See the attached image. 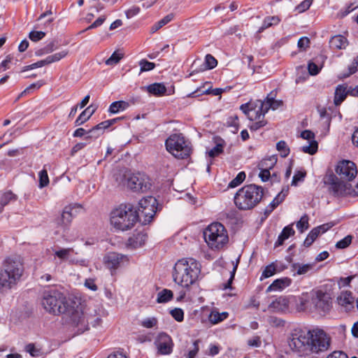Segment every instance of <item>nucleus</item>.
<instances>
[{
	"mask_svg": "<svg viewBox=\"0 0 358 358\" xmlns=\"http://www.w3.org/2000/svg\"><path fill=\"white\" fill-rule=\"evenodd\" d=\"M45 36V33L42 31H32L29 34V38L34 42H37L43 39Z\"/></svg>",
	"mask_w": 358,
	"mask_h": 358,
	"instance_id": "obj_56",
	"label": "nucleus"
},
{
	"mask_svg": "<svg viewBox=\"0 0 358 358\" xmlns=\"http://www.w3.org/2000/svg\"><path fill=\"white\" fill-rule=\"evenodd\" d=\"M128 262L127 256L116 252H110L103 258L105 266L110 271H115L119 267L127 264Z\"/></svg>",
	"mask_w": 358,
	"mask_h": 358,
	"instance_id": "obj_20",
	"label": "nucleus"
},
{
	"mask_svg": "<svg viewBox=\"0 0 358 358\" xmlns=\"http://www.w3.org/2000/svg\"><path fill=\"white\" fill-rule=\"evenodd\" d=\"M122 57H123L122 53L115 51L106 61V64L108 66H113L115 64H117Z\"/></svg>",
	"mask_w": 358,
	"mask_h": 358,
	"instance_id": "obj_48",
	"label": "nucleus"
},
{
	"mask_svg": "<svg viewBox=\"0 0 358 358\" xmlns=\"http://www.w3.org/2000/svg\"><path fill=\"white\" fill-rule=\"evenodd\" d=\"M288 300L283 296H280L275 299L269 305V308L275 311H284L288 308Z\"/></svg>",
	"mask_w": 358,
	"mask_h": 358,
	"instance_id": "obj_28",
	"label": "nucleus"
},
{
	"mask_svg": "<svg viewBox=\"0 0 358 358\" xmlns=\"http://www.w3.org/2000/svg\"><path fill=\"white\" fill-rule=\"evenodd\" d=\"M309 302L320 313L329 312L332 307L331 294L322 289H314L309 293H303L300 296L299 303L301 309L307 308Z\"/></svg>",
	"mask_w": 358,
	"mask_h": 358,
	"instance_id": "obj_4",
	"label": "nucleus"
},
{
	"mask_svg": "<svg viewBox=\"0 0 358 358\" xmlns=\"http://www.w3.org/2000/svg\"><path fill=\"white\" fill-rule=\"evenodd\" d=\"M200 340H196L194 341L192 345L189 348L188 352L187 354V358H195L199 350V344Z\"/></svg>",
	"mask_w": 358,
	"mask_h": 358,
	"instance_id": "obj_50",
	"label": "nucleus"
},
{
	"mask_svg": "<svg viewBox=\"0 0 358 358\" xmlns=\"http://www.w3.org/2000/svg\"><path fill=\"white\" fill-rule=\"evenodd\" d=\"M139 65L141 66V71H148L152 70L155 64L152 62H150L145 59H142L139 62Z\"/></svg>",
	"mask_w": 358,
	"mask_h": 358,
	"instance_id": "obj_58",
	"label": "nucleus"
},
{
	"mask_svg": "<svg viewBox=\"0 0 358 358\" xmlns=\"http://www.w3.org/2000/svg\"><path fill=\"white\" fill-rule=\"evenodd\" d=\"M318 143L316 141H310L308 142V145H303L301 147V150L304 153L310 155H314L317 151Z\"/></svg>",
	"mask_w": 358,
	"mask_h": 358,
	"instance_id": "obj_43",
	"label": "nucleus"
},
{
	"mask_svg": "<svg viewBox=\"0 0 358 358\" xmlns=\"http://www.w3.org/2000/svg\"><path fill=\"white\" fill-rule=\"evenodd\" d=\"M57 49V45L56 42L55 41H52L49 43H48L44 48L37 50L35 54L36 56L40 57L52 52Z\"/></svg>",
	"mask_w": 358,
	"mask_h": 358,
	"instance_id": "obj_38",
	"label": "nucleus"
},
{
	"mask_svg": "<svg viewBox=\"0 0 358 358\" xmlns=\"http://www.w3.org/2000/svg\"><path fill=\"white\" fill-rule=\"evenodd\" d=\"M336 301L345 311L350 310L354 307V297L350 291H342L337 296Z\"/></svg>",
	"mask_w": 358,
	"mask_h": 358,
	"instance_id": "obj_23",
	"label": "nucleus"
},
{
	"mask_svg": "<svg viewBox=\"0 0 358 358\" xmlns=\"http://www.w3.org/2000/svg\"><path fill=\"white\" fill-rule=\"evenodd\" d=\"M168 152L178 159H185L190 155L191 148L189 142L181 134H172L166 141Z\"/></svg>",
	"mask_w": 358,
	"mask_h": 358,
	"instance_id": "obj_8",
	"label": "nucleus"
},
{
	"mask_svg": "<svg viewBox=\"0 0 358 358\" xmlns=\"http://www.w3.org/2000/svg\"><path fill=\"white\" fill-rule=\"evenodd\" d=\"M276 149L283 157H286L289 153V148L284 141H280L277 143Z\"/></svg>",
	"mask_w": 358,
	"mask_h": 358,
	"instance_id": "obj_49",
	"label": "nucleus"
},
{
	"mask_svg": "<svg viewBox=\"0 0 358 358\" xmlns=\"http://www.w3.org/2000/svg\"><path fill=\"white\" fill-rule=\"evenodd\" d=\"M263 196V189L255 185H245L234 196V203L241 210H250L259 203Z\"/></svg>",
	"mask_w": 358,
	"mask_h": 358,
	"instance_id": "obj_5",
	"label": "nucleus"
},
{
	"mask_svg": "<svg viewBox=\"0 0 358 358\" xmlns=\"http://www.w3.org/2000/svg\"><path fill=\"white\" fill-rule=\"evenodd\" d=\"M96 108H92V106H88L85 110H84L76 120L74 124L75 126H80L87 122L90 117L95 112Z\"/></svg>",
	"mask_w": 358,
	"mask_h": 358,
	"instance_id": "obj_30",
	"label": "nucleus"
},
{
	"mask_svg": "<svg viewBox=\"0 0 358 358\" xmlns=\"http://www.w3.org/2000/svg\"><path fill=\"white\" fill-rule=\"evenodd\" d=\"M294 268L296 270L297 275H304L312 271L314 268L313 264H295Z\"/></svg>",
	"mask_w": 358,
	"mask_h": 358,
	"instance_id": "obj_41",
	"label": "nucleus"
},
{
	"mask_svg": "<svg viewBox=\"0 0 358 358\" xmlns=\"http://www.w3.org/2000/svg\"><path fill=\"white\" fill-rule=\"evenodd\" d=\"M173 292L168 289H164L157 293V302L159 303H167L173 299Z\"/></svg>",
	"mask_w": 358,
	"mask_h": 358,
	"instance_id": "obj_37",
	"label": "nucleus"
},
{
	"mask_svg": "<svg viewBox=\"0 0 358 358\" xmlns=\"http://www.w3.org/2000/svg\"><path fill=\"white\" fill-rule=\"evenodd\" d=\"M276 162H277L276 157L271 156L268 158L262 159L259 162L258 167H259V169H265L270 170L272 168H273V166L276 164Z\"/></svg>",
	"mask_w": 358,
	"mask_h": 358,
	"instance_id": "obj_39",
	"label": "nucleus"
},
{
	"mask_svg": "<svg viewBox=\"0 0 358 358\" xmlns=\"http://www.w3.org/2000/svg\"><path fill=\"white\" fill-rule=\"evenodd\" d=\"M227 125L231 127L233 133H236L238 130V118L237 115H232L228 117Z\"/></svg>",
	"mask_w": 358,
	"mask_h": 358,
	"instance_id": "obj_45",
	"label": "nucleus"
},
{
	"mask_svg": "<svg viewBox=\"0 0 358 358\" xmlns=\"http://www.w3.org/2000/svg\"><path fill=\"white\" fill-rule=\"evenodd\" d=\"M49 184V178L47 170L43 169L39 172V187L43 188Z\"/></svg>",
	"mask_w": 358,
	"mask_h": 358,
	"instance_id": "obj_51",
	"label": "nucleus"
},
{
	"mask_svg": "<svg viewBox=\"0 0 358 358\" xmlns=\"http://www.w3.org/2000/svg\"><path fill=\"white\" fill-rule=\"evenodd\" d=\"M127 185L135 192L143 193L150 189L152 184L148 176L138 173L128 178Z\"/></svg>",
	"mask_w": 358,
	"mask_h": 358,
	"instance_id": "obj_15",
	"label": "nucleus"
},
{
	"mask_svg": "<svg viewBox=\"0 0 358 358\" xmlns=\"http://www.w3.org/2000/svg\"><path fill=\"white\" fill-rule=\"evenodd\" d=\"M82 210V207L78 204L69 205L64 208L62 213L57 220V224L62 229L67 228L71 223L73 217Z\"/></svg>",
	"mask_w": 358,
	"mask_h": 358,
	"instance_id": "obj_17",
	"label": "nucleus"
},
{
	"mask_svg": "<svg viewBox=\"0 0 358 358\" xmlns=\"http://www.w3.org/2000/svg\"><path fill=\"white\" fill-rule=\"evenodd\" d=\"M308 220V216L305 214L301 217L299 221L296 222V228L301 233H303L309 227Z\"/></svg>",
	"mask_w": 358,
	"mask_h": 358,
	"instance_id": "obj_44",
	"label": "nucleus"
},
{
	"mask_svg": "<svg viewBox=\"0 0 358 358\" xmlns=\"http://www.w3.org/2000/svg\"><path fill=\"white\" fill-rule=\"evenodd\" d=\"M129 106L128 102L124 101H117L113 102L108 108V111L110 113L115 114L120 111H124Z\"/></svg>",
	"mask_w": 358,
	"mask_h": 358,
	"instance_id": "obj_34",
	"label": "nucleus"
},
{
	"mask_svg": "<svg viewBox=\"0 0 358 358\" xmlns=\"http://www.w3.org/2000/svg\"><path fill=\"white\" fill-rule=\"evenodd\" d=\"M336 172L340 177V179L351 181L357 176V169L353 162L343 160L338 164Z\"/></svg>",
	"mask_w": 358,
	"mask_h": 358,
	"instance_id": "obj_16",
	"label": "nucleus"
},
{
	"mask_svg": "<svg viewBox=\"0 0 358 358\" xmlns=\"http://www.w3.org/2000/svg\"><path fill=\"white\" fill-rule=\"evenodd\" d=\"M245 173L243 171L238 173L236 177L229 183L228 187L231 188H234L238 186L245 180Z\"/></svg>",
	"mask_w": 358,
	"mask_h": 358,
	"instance_id": "obj_47",
	"label": "nucleus"
},
{
	"mask_svg": "<svg viewBox=\"0 0 358 358\" xmlns=\"http://www.w3.org/2000/svg\"><path fill=\"white\" fill-rule=\"evenodd\" d=\"M74 252L73 248H59L55 250L54 255L62 261H69L70 264L87 266L88 261L85 259L73 257Z\"/></svg>",
	"mask_w": 358,
	"mask_h": 358,
	"instance_id": "obj_18",
	"label": "nucleus"
},
{
	"mask_svg": "<svg viewBox=\"0 0 358 358\" xmlns=\"http://www.w3.org/2000/svg\"><path fill=\"white\" fill-rule=\"evenodd\" d=\"M148 92L155 96H162L166 92V87L162 83H153L146 87Z\"/></svg>",
	"mask_w": 358,
	"mask_h": 358,
	"instance_id": "obj_31",
	"label": "nucleus"
},
{
	"mask_svg": "<svg viewBox=\"0 0 358 358\" xmlns=\"http://www.w3.org/2000/svg\"><path fill=\"white\" fill-rule=\"evenodd\" d=\"M228 316L229 313L227 312L219 313L216 310H213L210 313L208 319L212 324H215L224 321Z\"/></svg>",
	"mask_w": 358,
	"mask_h": 358,
	"instance_id": "obj_35",
	"label": "nucleus"
},
{
	"mask_svg": "<svg viewBox=\"0 0 358 358\" xmlns=\"http://www.w3.org/2000/svg\"><path fill=\"white\" fill-rule=\"evenodd\" d=\"M268 322L272 327H278L284 325L283 320L274 316L269 317V318L268 319Z\"/></svg>",
	"mask_w": 358,
	"mask_h": 358,
	"instance_id": "obj_62",
	"label": "nucleus"
},
{
	"mask_svg": "<svg viewBox=\"0 0 358 358\" xmlns=\"http://www.w3.org/2000/svg\"><path fill=\"white\" fill-rule=\"evenodd\" d=\"M350 92V90L347 86L338 85L335 91L334 103L336 106L340 105L346 98L347 94Z\"/></svg>",
	"mask_w": 358,
	"mask_h": 358,
	"instance_id": "obj_29",
	"label": "nucleus"
},
{
	"mask_svg": "<svg viewBox=\"0 0 358 358\" xmlns=\"http://www.w3.org/2000/svg\"><path fill=\"white\" fill-rule=\"evenodd\" d=\"M24 266L20 257L11 256L6 258L0 269V285L10 289L20 280Z\"/></svg>",
	"mask_w": 358,
	"mask_h": 358,
	"instance_id": "obj_3",
	"label": "nucleus"
},
{
	"mask_svg": "<svg viewBox=\"0 0 358 358\" xmlns=\"http://www.w3.org/2000/svg\"><path fill=\"white\" fill-rule=\"evenodd\" d=\"M206 243L212 250L222 248L229 241L227 231L220 222H213L209 224L203 231Z\"/></svg>",
	"mask_w": 358,
	"mask_h": 358,
	"instance_id": "obj_6",
	"label": "nucleus"
},
{
	"mask_svg": "<svg viewBox=\"0 0 358 358\" xmlns=\"http://www.w3.org/2000/svg\"><path fill=\"white\" fill-rule=\"evenodd\" d=\"M170 313L177 322H182L184 319V311L181 308H176Z\"/></svg>",
	"mask_w": 358,
	"mask_h": 358,
	"instance_id": "obj_55",
	"label": "nucleus"
},
{
	"mask_svg": "<svg viewBox=\"0 0 358 358\" xmlns=\"http://www.w3.org/2000/svg\"><path fill=\"white\" fill-rule=\"evenodd\" d=\"M64 314L69 318L71 324L77 328L78 334L83 333L88 329V320L81 306L66 307V310Z\"/></svg>",
	"mask_w": 358,
	"mask_h": 358,
	"instance_id": "obj_12",
	"label": "nucleus"
},
{
	"mask_svg": "<svg viewBox=\"0 0 358 358\" xmlns=\"http://www.w3.org/2000/svg\"><path fill=\"white\" fill-rule=\"evenodd\" d=\"M322 69V66H319L313 62H310L308 65V69L309 71V73L312 76H315L319 73Z\"/></svg>",
	"mask_w": 358,
	"mask_h": 358,
	"instance_id": "obj_59",
	"label": "nucleus"
},
{
	"mask_svg": "<svg viewBox=\"0 0 358 358\" xmlns=\"http://www.w3.org/2000/svg\"><path fill=\"white\" fill-rule=\"evenodd\" d=\"M201 273V265L193 258H182L178 260L173 268V280L178 285L189 288L198 280Z\"/></svg>",
	"mask_w": 358,
	"mask_h": 358,
	"instance_id": "obj_1",
	"label": "nucleus"
},
{
	"mask_svg": "<svg viewBox=\"0 0 358 358\" xmlns=\"http://www.w3.org/2000/svg\"><path fill=\"white\" fill-rule=\"evenodd\" d=\"M157 324V320L155 317H147L141 322V325L145 328L150 329Z\"/></svg>",
	"mask_w": 358,
	"mask_h": 358,
	"instance_id": "obj_53",
	"label": "nucleus"
},
{
	"mask_svg": "<svg viewBox=\"0 0 358 358\" xmlns=\"http://www.w3.org/2000/svg\"><path fill=\"white\" fill-rule=\"evenodd\" d=\"M330 48L332 49L341 50L345 49L348 45V41L345 37L342 35H336L329 41Z\"/></svg>",
	"mask_w": 358,
	"mask_h": 358,
	"instance_id": "obj_27",
	"label": "nucleus"
},
{
	"mask_svg": "<svg viewBox=\"0 0 358 358\" xmlns=\"http://www.w3.org/2000/svg\"><path fill=\"white\" fill-rule=\"evenodd\" d=\"M287 190L284 192V190L281 191L271 202L269 207H270V211H272L273 209H275L280 203L284 201L285 196H287Z\"/></svg>",
	"mask_w": 358,
	"mask_h": 358,
	"instance_id": "obj_42",
	"label": "nucleus"
},
{
	"mask_svg": "<svg viewBox=\"0 0 358 358\" xmlns=\"http://www.w3.org/2000/svg\"><path fill=\"white\" fill-rule=\"evenodd\" d=\"M241 110L254 122L250 126L251 130L256 131L266 125V121L263 120V113L259 110V101L256 102L254 108L250 107V103H245L241 106Z\"/></svg>",
	"mask_w": 358,
	"mask_h": 358,
	"instance_id": "obj_14",
	"label": "nucleus"
},
{
	"mask_svg": "<svg viewBox=\"0 0 358 358\" xmlns=\"http://www.w3.org/2000/svg\"><path fill=\"white\" fill-rule=\"evenodd\" d=\"M352 236L350 235L346 236L343 239L338 241L336 244V248L338 249H344L348 247L352 243Z\"/></svg>",
	"mask_w": 358,
	"mask_h": 358,
	"instance_id": "obj_52",
	"label": "nucleus"
},
{
	"mask_svg": "<svg viewBox=\"0 0 358 358\" xmlns=\"http://www.w3.org/2000/svg\"><path fill=\"white\" fill-rule=\"evenodd\" d=\"M280 19L278 16H268L264 18L262 26L259 27L258 31L262 32L264 30L279 24Z\"/></svg>",
	"mask_w": 358,
	"mask_h": 358,
	"instance_id": "obj_33",
	"label": "nucleus"
},
{
	"mask_svg": "<svg viewBox=\"0 0 358 358\" xmlns=\"http://www.w3.org/2000/svg\"><path fill=\"white\" fill-rule=\"evenodd\" d=\"M291 282V279L288 278L276 279L268 287L266 291H282L285 288L289 286Z\"/></svg>",
	"mask_w": 358,
	"mask_h": 358,
	"instance_id": "obj_24",
	"label": "nucleus"
},
{
	"mask_svg": "<svg viewBox=\"0 0 358 358\" xmlns=\"http://www.w3.org/2000/svg\"><path fill=\"white\" fill-rule=\"evenodd\" d=\"M309 341L310 354H320L329 349L331 338L323 329L315 328L309 330Z\"/></svg>",
	"mask_w": 358,
	"mask_h": 358,
	"instance_id": "obj_9",
	"label": "nucleus"
},
{
	"mask_svg": "<svg viewBox=\"0 0 358 358\" xmlns=\"http://www.w3.org/2000/svg\"><path fill=\"white\" fill-rule=\"evenodd\" d=\"M17 196L10 190H7L1 194L0 196V205L6 206L10 203L17 201Z\"/></svg>",
	"mask_w": 358,
	"mask_h": 358,
	"instance_id": "obj_32",
	"label": "nucleus"
},
{
	"mask_svg": "<svg viewBox=\"0 0 358 358\" xmlns=\"http://www.w3.org/2000/svg\"><path fill=\"white\" fill-rule=\"evenodd\" d=\"M327 183L329 185V191L331 194L335 197H345L353 194L351 184L343 181L342 179L338 178L335 175H330L328 178ZM358 189V185H357ZM358 193L355 191V194Z\"/></svg>",
	"mask_w": 358,
	"mask_h": 358,
	"instance_id": "obj_11",
	"label": "nucleus"
},
{
	"mask_svg": "<svg viewBox=\"0 0 358 358\" xmlns=\"http://www.w3.org/2000/svg\"><path fill=\"white\" fill-rule=\"evenodd\" d=\"M147 240V235L145 234L139 232L134 234L128 239V245L133 248H137L145 244Z\"/></svg>",
	"mask_w": 358,
	"mask_h": 358,
	"instance_id": "obj_25",
	"label": "nucleus"
},
{
	"mask_svg": "<svg viewBox=\"0 0 358 358\" xmlns=\"http://www.w3.org/2000/svg\"><path fill=\"white\" fill-rule=\"evenodd\" d=\"M290 348L300 356L310 355L309 330H295L289 340Z\"/></svg>",
	"mask_w": 358,
	"mask_h": 358,
	"instance_id": "obj_10",
	"label": "nucleus"
},
{
	"mask_svg": "<svg viewBox=\"0 0 358 358\" xmlns=\"http://www.w3.org/2000/svg\"><path fill=\"white\" fill-rule=\"evenodd\" d=\"M306 176V171H299L293 176L292 185L296 186L299 182L303 181Z\"/></svg>",
	"mask_w": 358,
	"mask_h": 358,
	"instance_id": "obj_57",
	"label": "nucleus"
},
{
	"mask_svg": "<svg viewBox=\"0 0 358 358\" xmlns=\"http://www.w3.org/2000/svg\"><path fill=\"white\" fill-rule=\"evenodd\" d=\"M278 271V266L275 263L272 262L269 265L266 266L262 273V279L269 278Z\"/></svg>",
	"mask_w": 358,
	"mask_h": 358,
	"instance_id": "obj_40",
	"label": "nucleus"
},
{
	"mask_svg": "<svg viewBox=\"0 0 358 358\" xmlns=\"http://www.w3.org/2000/svg\"><path fill=\"white\" fill-rule=\"evenodd\" d=\"M217 64V62L215 58L211 55L208 54L205 58V65L206 69H212L215 68Z\"/></svg>",
	"mask_w": 358,
	"mask_h": 358,
	"instance_id": "obj_54",
	"label": "nucleus"
},
{
	"mask_svg": "<svg viewBox=\"0 0 358 358\" xmlns=\"http://www.w3.org/2000/svg\"><path fill=\"white\" fill-rule=\"evenodd\" d=\"M318 112L320 113V117L324 120V123L327 124V125L329 127L330 124V122H331V117L327 113L326 108H319Z\"/></svg>",
	"mask_w": 358,
	"mask_h": 358,
	"instance_id": "obj_63",
	"label": "nucleus"
},
{
	"mask_svg": "<svg viewBox=\"0 0 358 358\" xmlns=\"http://www.w3.org/2000/svg\"><path fill=\"white\" fill-rule=\"evenodd\" d=\"M215 146L208 151V155L210 157H215L223 152L224 141L222 138H215Z\"/></svg>",
	"mask_w": 358,
	"mask_h": 358,
	"instance_id": "obj_36",
	"label": "nucleus"
},
{
	"mask_svg": "<svg viewBox=\"0 0 358 358\" xmlns=\"http://www.w3.org/2000/svg\"><path fill=\"white\" fill-rule=\"evenodd\" d=\"M25 350L32 357H38L39 355V350L36 348L34 344L29 343L26 345Z\"/></svg>",
	"mask_w": 358,
	"mask_h": 358,
	"instance_id": "obj_64",
	"label": "nucleus"
},
{
	"mask_svg": "<svg viewBox=\"0 0 358 358\" xmlns=\"http://www.w3.org/2000/svg\"><path fill=\"white\" fill-rule=\"evenodd\" d=\"M158 210V203L153 196H147L139 201L138 210L143 217L141 221L143 224L150 223Z\"/></svg>",
	"mask_w": 358,
	"mask_h": 358,
	"instance_id": "obj_13",
	"label": "nucleus"
},
{
	"mask_svg": "<svg viewBox=\"0 0 358 358\" xmlns=\"http://www.w3.org/2000/svg\"><path fill=\"white\" fill-rule=\"evenodd\" d=\"M116 119L106 120L103 122H101V123L98 124L95 127H94L92 129L89 130V132H94L98 130H103L106 128H108L110 126H111L114 122H115Z\"/></svg>",
	"mask_w": 358,
	"mask_h": 358,
	"instance_id": "obj_46",
	"label": "nucleus"
},
{
	"mask_svg": "<svg viewBox=\"0 0 358 358\" xmlns=\"http://www.w3.org/2000/svg\"><path fill=\"white\" fill-rule=\"evenodd\" d=\"M69 54V51L66 50H63L59 52H56L53 55L48 56L45 59L38 61L34 64H30V67L32 69L42 67L45 65L50 64L54 62H59L62 59L64 58Z\"/></svg>",
	"mask_w": 358,
	"mask_h": 358,
	"instance_id": "obj_22",
	"label": "nucleus"
},
{
	"mask_svg": "<svg viewBox=\"0 0 358 358\" xmlns=\"http://www.w3.org/2000/svg\"><path fill=\"white\" fill-rule=\"evenodd\" d=\"M275 96L273 92H271L264 101H259V110L263 113V120H264V115L269 109L276 110L282 105V101L274 99Z\"/></svg>",
	"mask_w": 358,
	"mask_h": 358,
	"instance_id": "obj_21",
	"label": "nucleus"
},
{
	"mask_svg": "<svg viewBox=\"0 0 358 358\" xmlns=\"http://www.w3.org/2000/svg\"><path fill=\"white\" fill-rule=\"evenodd\" d=\"M139 219L137 209L131 203H122L110 213L111 226L118 231L131 229Z\"/></svg>",
	"mask_w": 358,
	"mask_h": 358,
	"instance_id": "obj_2",
	"label": "nucleus"
},
{
	"mask_svg": "<svg viewBox=\"0 0 358 358\" xmlns=\"http://www.w3.org/2000/svg\"><path fill=\"white\" fill-rule=\"evenodd\" d=\"M155 345L157 349V353L162 355H170L173 351V343L169 335L166 333H160L155 341Z\"/></svg>",
	"mask_w": 358,
	"mask_h": 358,
	"instance_id": "obj_19",
	"label": "nucleus"
},
{
	"mask_svg": "<svg viewBox=\"0 0 358 358\" xmlns=\"http://www.w3.org/2000/svg\"><path fill=\"white\" fill-rule=\"evenodd\" d=\"M310 45V39L308 37H301L298 41V48L301 50H306Z\"/></svg>",
	"mask_w": 358,
	"mask_h": 358,
	"instance_id": "obj_61",
	"label": "nucleus"
},
{
	"mask_svg": "<svg viewBox=\"0 0 358 358\" xmlns=\"http://www.w3.org/2000/svg\"><path fill=\"white\" fill-rule=\"evenodd\" d=\"M293 224H291L289 225L286 226L284 227L282 231L280 234H282V236H284L286 239H287L289 237L294 235V230L293 229Z\"/></svg>",
	"mask_w": 358,
	"mask_h": 358,
	"instance_id": "obj_60",
	"label": "nucleus"
},
{
	"mask_svg": "<svg viewBox=\"0 0 358 358\" xmlns=\"http://www.w3.org/2000/svg\"><path fill=\"white\" fill-rule=\"evenodd\" d=\"M41 305L47 312L54 315L64 313L66 310L65 296L55 289L46 290L43 292Z\"/></svg>",
	"mask_w": 358,
	"mask_h": 358,
	"instance_id": "obj_7",
	"label": "nucleus"
},
{
	"mask_svg": "<svg viewBox=\"0 0 358 358\" xmlns=\"http://www.w3.org/2000/svg\"><path fill=\"white\" fill-rule=\"evenodd\" d=\"M326 231L324 225H321L320 227H315L313 229L309 234H308L306 238L303 242V245L306 247H309L312 245V243L315 241V240L317 238V236L324 233Z\"/></svg>",
	"mask_w": 358,
	"mask_h": 358,
	"instance_id": "obj_26",
	"label": "nucleus"
}]
</instances>
